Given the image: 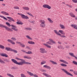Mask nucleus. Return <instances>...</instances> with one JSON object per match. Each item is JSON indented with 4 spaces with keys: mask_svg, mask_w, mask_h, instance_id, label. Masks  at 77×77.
I'll list each match as a JSON object with an SVG mask.
<instances>
[{
    "mask_svg": "<svg viewBox=\"0 0 77 77\" xmlns=\"http://www.w3.org/2000/svg\"><path fill=\"white\" fill-rule=\"evenodd\" d=\"M49 41H48L46 43H43V45H45V46H46V47H48V48H51V46L50 45H49L48 44L51 45H53L54 44H56V42L54 41V40L51 38L49 39Z\"/></svg>",
    "mask_w": 77,
    "mask_h": 77,
    "instance_id": "nucleus-1",
    "label": "nucleus"
},
{
    "mask_svg": "<svg viewBox=\"0 0 77 77\" xmlns=\"http://www.w3.org/2000/svg\"><path fill=\"white\" fill-rule=\"evenodd\" d=\"M54 32L55 34H56L57 35H59V36H60V37L61 38H66V36L65 35H62V34L60 33L59 32L57 31L56 30H54Z\"/></svg>",
    "mask_w": 77,
    "mask_h": 77,
    "instance_id": "nucleus-2",
    "label": "nucleus"
},
{
    "mask_svg": "<svg viewBox=\"0 0 77 77\" xmlns=\"http://www.w3.org/2000/svg\"><path fill=\"white\" fill-rule=\"evenodd\" d=\"M61 70L63 71L64 72L67 74V75H70V76H71V77H73V75L68 72L66 70L64 69H62Z\"/></svg>",
    "mask_w": 77,
    "mask_h": 77,
    "instance_id": "nucleus-3",
    "label": "nucleus"
},
{
    "mask_svg": "<svg viewBox=\"0 0 77 77\" xmlns=\"http://www.w3.org/2000/svg\"><path fill=\"white\" fill-rule=\"evenodd\" d=\"M41 23L40 24V26L41 27H45V21L44 20H41L40 21Z\"/></svg>",
    "mask_w": 77,
    "mask_h": 77,
    "instance_id": "nucleus-4",
    "label": "nucleus"
},
{
    "mask_svg": "<svg viewBox=\"0 0 77 77\" xmlns=\"http://www.w3.org/2000/svg\"><path fill=\"white\" fill-rule=\"evenodd\" d=\"M17 14H18V15H20L22 18H23L24 19H29V17H28V16H26L24 14H20L19 13H17Z\"/></svg>",
    "mask_w": 77,
    "mask_h": 77,
    "instance_id": "nucleus-5",
    "label": "nucleus"
},
{
    "mask_svg": "<svg viewBox=\"0 0 77 77\" xmlns=\"http://www.w3.org/2000/svg\"><path fill=\"white\" fill-rule=\"evenodd\" d=\"M39 51L41 53H47V51H45V49L44 48H40L39 49Z\"/></svg>",
    "mask_w": 77,
    "mask_h": 77,
    "instance_id": "nucleus-6",
    "label": "nucleus"
},
{
    "mask_svg": "<svg viewBox=\"0 0 77 77\" xmlns=\"http://www.w3.org/2000/svg\"><path fill=\"white\" fill-rule=\"evenodd\" d=\"M11 60L14 63L18 65H21V61L19 62H18L16 60L14 59H12Z\"/></svg>",
    "mask_w": 77,
    "mask_h": 77,
    "instance_id": "nucleus-7",
    "label": "nucleus"
},
{
    "mask_svg": "<svg viewBox=\"0 0 77 77\" xmlns=\"http://www.w3.org/2000/svg\"><path fill=\"white\" fill-rule=\"evenodd\" d=\"M43 7L44 8H47L48 9H51V7L48 5L44 4L43 5Z\"/></svg>",
    "mask_w": 77,
    "mask_h": 77,
    "instance_id": "nucleus-8",
    "label": "nucleus"
},
{
    "mask_svg": "<svg viewBox=\"0 0 77 77\" xmlns=\"http://www.w3.org/2000/svg\"><path fill=\"white\" fill-rule=\"evenodd\" d=\"M0 27H5L7 30H11V29L10 28H8L7 26H5L3 25L0 24Z\"/></svg>",
    "mask_w": 77,
    "mask_h": 77,
    "instance_id": "nucleus-9",
    "label": "nucleus"
},
{
    "mask_svg": "<svg viewBox=\"0 0 77 77\" xmlns=\"http://www.w3.org/2000/svg\"><path fill=\"white\" fill-rule=\"evenodd\" d=\"M0 56H2L3 57H8V55L5 53H0Z\"/></svg>",
    "mask_w": 77,
    "mask_h": 77,
    "instance_id": "nucleus-10",
    "label": "nucleus"
},
{
    "mask_svg": "<svg viewBox=\"0 0 77 77\" xmlns=\"http://www.w3.org/2000/svg\"><path fill=\"white\" fill-rule=\"evenodd\" d=\"M28 62H26L25 60H23V61H21L20 65H23L25 63L26 64H28Z\"/></svg>",
    "mask_w": 77,
    "mask_h": 77,
    "instance_id": "nucleus-11",
    "label": "nucleus"
},
{
    "mask_svg": "<svg viewBox=\"0 0 77 77\" xmlns=\"http://www.w3.org/2000/svg\"><path fill=\"white\" fill-rule=\"evenodd\" d=\"M60 62H62V63H64L65 64H68V63L67 61L63 60H59Z\"/></svg>",
    "mask_w": 77,
    "mask_h": 77,
    "instance_id": "nucleus-12",
    "label": "nucleus"
},
{
    "mask_svg": "<svg viewBox=\"0 0 77 77\" xmlns=\"http://www.w3.org/2000/svg\"><path fill=\"white\" fill-rule=\"evenodd\" d=\"M7 41L9 42H10L11 44H13V45H15V43L14 42L10 39H8L7 40Z\"/></svg>",
    "mask_w": 77,
    "mask_h": 77,
    "instance_id": "nucleus-13",
    "label": "nucleus"
},
{
    "mask_svg": "<svg viewBox=\"0 0 77 77\" xmlns=\"http://www.w3.org/2000/svg\"><path fill=\"white\" fill-rule=\"evenodd\" d=\"M1 14H4V15H8V16L9 15V14L6 12H5L4 11H1Z\"/></svg>",
    "mask_w": 77,
    "mask_h": 77,
    "instance_id": "nucleus-14",
    "label": "nucleus"
},
{
    "mask_svg": "<svg viewBox=\"0 0 77 77\" xmlns=\"http://www.w3.org/2000/svg\"><path fill=\"white\" fill-rule=\"evenodd\" d=\"M43 66L44 68H47V69H49V70H50V69H51V67L47 65H44Z\"/></svg>",
    "mask_w": 77,
    "mask_h": 77,
    "instance_id": "nucleus-15",
    "label": "nucleus"
},
{
    "mask_svg": "<svg viewBox=\"0 0 77 77\" xmlns=\"http://www.w3.org/2000/svg\"><path fill=\"white\" fill-rule=\"evenodd\" d=\"M69 15L71 17H72L73 18H75V15L72 13V12H70L69 13Z\"/></svg>",
    "mask_w": 77,
    "mask_h": 77,
    "instance_id": "nucleus-16",
    "label": "nucleus"
},
{
    "mask_svg": "<svg viewBox=\"0 0 77 77\" xmlns=\"http://www.w3.org/2000/svg\"><path fill=\"white\" fill-rule=\"evenodd\" d=\"M23 58L25 59H32V57L27 56H24Z\"/></svg>",
    "mask_w": 77,
    "mask_h": 77,
    "instance_id": "nucleus-17",
    "label": "nucleus"
},
{
    "mask_svg": "<svg viewBox=\"0 0 77 77\" xmlns=\"http://www.w3.org/2000/svg\"><path fill=\"white\" fill-rule=\"evenodd\" d=\"M71 26L72 27H73L74 29H76V30H77V25H76L71 24Z\"/></svg>",
    "mask_w": 77,
    "mask_h": 77,
    "instance_id": "nucleus-18",
    "label": "nucleus"
},
{
    "mask_svg": "<svg viewBox=\"0 0 77 77\" xmlns=\"http://www.w3.org/2000/svg\"><path fill=\"white\" fill-rule=\"evenodd\" d=\"M59 32L61 33L62 35H65V33L64 31L62 30H59Z\"/></svg>",
    "mask_w": 77,
    "mask_h": 77,
    "instance_id": "nucleus-19",
    "label": "nucleus"
},
{
    "mask_svg": "<svg viewBox=\"0 0 77 77\" xmlns=\"http://www.w3.org/2000/svg\"><path fill=\"white\" fill-rule=\"evenodd\" d=\"M57 48L59 49H62V50H64V49L65 48H64L63 46L60 45L58 46Z\"/></svg>",
    "mask_w": 77,
    "mask_h": 77,
    "instance_id": "nucleus-20",
    "label": "nucleus"
},
{
    "mask_svg": "<svg viewBox=\"0 0 77 77\" xmlns=\"http://www.w3.org/2000/svg\"><path fill=\"white\" fill-rule=\"evenodd\" d=\"M23 8L24 10H26V11H29L30 9V8L27 7H23Z\"/></svg>",
    "mask_w": 77,
    "mask_h": 77,
    "instance_id": "nucleus-21",
    "label": "nucleus"
},
{
    "mask_svg": "<svg viewBox=\"0 0 77 77\" xmlns=\"http://www.w3.org/2000/svg\"><path fill=\"white\" fill-rule=\"evenodd\" d=\"M28 43L29 44H31L32 45H34V44H35V42L32 41H29L28 42Z\"/></svg>",
    "mask_w": 77,
    "mask_h": 77,
    "instance_id": "nucleus-22",
    "label": "nucleus"
},
{
    "mask_svg": "<svg viewBox=\"0 0 77 77\" xmlns=\"http://www.w3.org/2000/svg\"><path fill=\"white\" fill-rule=\"evenodd\" d=\"M7 18H8V19H9V20H11V21H12L13 22H15V20H14L13 19V18L9 17H7Z\"/></svg>",
    "mask_w": 77,
    "mask_h": 77,
    "instance_id": "nucleus-23",
    "label": "nucleus"
},
{
    "mask_svg": "<svg viewBox=\"0 0 77 77\" xmlns=\"http://www.w3.org/2000/svg\"><path fill=\"white\" fill-rule=\"evenodd\" d=\"M26 72L27 74H28L29 75H30V76H33V73L29 71H27Z\"/></svg>",
    "mask_w": 77,
    "mask_h": 77,
    "instance_id": "nucleus-24",
    "label": "nucleus"
},
{
    "mask_svg": "<svg viewBox=\"0 0 77 77\" xmlns=\"http://www.w3.org/2000/svg\"><path fill=\"white\" fill-rule=\"evenodd\" d=\"M60 27L62 29H65V26L62 24H60Z\"/></svg>",
    "mask_w": 77,
    "mask_h": 77,
    "instance_id": "nucleus-25",
    "label": "nucleus"
},
{
    "mask_svg": "<svg viewBox=\"0 0 77 77\" xmlns=\"http://www.w3.org/2000/svg\"><path fill=\"white\" fill-rule=\"evenodd\" d=\"M43 74L44 75L46 76V77H52L50 75L46 74L45 73H43Z\"/></svg>",
    "mask_w": 77,
    "mask_h": 77,
    "instance_id": "nucleus-26",
    "label": "nucleus"
},
{
    "mask_svg": "<svg viewBox=\"0 0 77 77\" xmlns=\"http://www.w3.org/2000/svg\"><path fill=\"white\" fill-rule=\"evenodd\" d=\"M48 20L50 23H53V21L50 18H48Z\"/></svg>",
    "mask_w": 77,
    "mask_h": 77,
    "instance_id": "nucleus-27",
    "label": "nucleus"
},
{
    "mask_svg": "<svg viewBox=\"0 0 77 77\" xmlns=\"http://www.w3.org/2000/svg\"><path fill=\"white\" fill-rule=\"evenodd\" d=\"M12 48H10L6 47L5 50L7 51H12Z\"/></svg>",
    "mask_w": 77,
    "mask_h": 77,
    "instance_id": "nucleus-28",
    "label": "nucleus"
},
{
    "mask_svg": "<svg viewBox=\"0 0 77 77\" xmlns=\"http://www.w3.org/2000/svg\"><path fill=\"white\" fill-rule=\"evenodd\" d=\"M50 62L52 63L53 64H54V65H57V63L56 62H54L53 61L50 60Z\"/></svg>",
    "mask_w": 77,
    "mask_h": 77,
    "instance_id": "nucleus-29",
    "label": "nucleus"
},
{
    "mask_svg": "<svg viewBox=\"0 0 77 77\" xmlns=\"http://www.w3.org/2000/svg\"><path fill=\"white\" fill-rule=\"evenodd\" d=\"M0 63H2V64H5V62L0 58Z\"/></svg>",
    "mask_w": 77,
    "mask_h": 77,
    "instance_id": "nucleus-30",
    "label": "nucleus"
},
{
    "mask_svg": "<svg viewBox=\"0 0 77 77\" xmlns=\"http://www.w3.org/2000/svg\"><path fill=\"white\" fill-rule=\"evenodd\" d=\"M26 54H33V52H32V51H28V52H26Z\"/></svg>",
    "mask_w": 77,
    "mask_h": 77,
    "instance_id": "nucleus-31",
    "label": "nucleus"
},
{
    "mask_svg": "<svg viewBox=\"0 0 77 77\" xmlns=\"http://www.w3.org/2000/svg\"><path fill=\"white\" fill-rule=\"evenodd\" d=\"M61 66H62L66 67L67 66V65L65 64H64L63 63H62L60 64Z\"/></svg>",
    "mask_w": 77,
    "mask_h": 77,
    "instance_id": "nucleus-32",
    "label": "nucleus"
},
{
    "mask_svg": "<svg viewBox=\"0 0 77 77\" xmlns=\"http://www.w3.org/2000/svg\"><path fill=\"white\" fill-rule=\"evenodd\" d=\"M0 17L2 18H3V19L5 20H8V19L3 16H1L0 15Z\"/></svg>",
    "mask_w": 77,
    "mask_h": 77,
    "instance_id": "nucleus-33",
    "label": "nucleus"
},
{
    "mask_svg": "<svg viewBox=\"0 0 77 77\" xmlns=\"http://www.w3.org/2000/svg\"><path fill=\"white\" fill-rule=\"evenodd\" d=\"M26 37L27 38H28V39H30V40H32V38L30 37L29 35H27L26 36Z\"/></svg>",
    "mask_w": 77,
    "mask_h": 77,
    "instance_id": "nucleus-34",
    "label": "nucleus"
},
{
    "mask_svg": "<svg viewBox=\"0 0 77 77\" xmlns=\"http://www.w3.org/2000/svg\"><path fill=\"white\" fill-rule=\"evenodd\" d=\"M46 63V61L45 60H43L41 62V65H44V64H45V63Z\"/></svg>",
    "mask_w": 77,
    "mask_h": 77,
    "instance_id": "nucleus-35",
    "label": "nucleus"
},
{
    "mask_svg": "<svg viewBox=\"0 0 77 77\" xmlns=\"http://www.w3.org/2000/svg\"><path fill=\"white\" fill-rule=\"evenodd\" d=\"M26 14H27L28 15H30V16H31V17H34L33 16L32 14L31 13L29 12H26Z\"/></svg>",
    "mask_w": 77,
    "mask_h": 77,
    "instance_id": "nucleus-36",
    "label": "nucleus"
},
{
    "mask_svg": "<svg viewBox=\"0 0 77 77\" xmlns=\"http://www.w3.org/2000/svg\"><path fill=\"white\" fill-rule=\"evenodd\" d=\"M12 27H13L12 28V29H13V30H14L16 28H17V26H14L13 25H11Z\"/></svg>",
    "mask_w": 77,
    "mask_h": 77,
    "instance_id": "nucleus-37",
    "label": "nucleus"
},
{
    "mask_svg": "<svg viewBox=\"0 0 77 77\" xmlns=\"http://www.w3.org/2000/svg\"><path fill=\"white\" fill-rule=\"evenodd\" d=\"M7 75L8 76H9V77H14V75H11V74H10V73H7Z\"/></svg>",
    "mask_w": 77,
    "mask_h": 77,
    "instance_id": "nucleus-38",
    "label": "nucleus"
},
{
    "mask_svg": "<svg viewBox=\"0 0 77 77\" xmlns=\"http://www.w3.org/2000/svg\"><path fill=\"white\" fill-rule=\"evenodd\" d=\"M16 23L17 24H20L21 25H22V24H23V23L21 22H16Z\"/></svg>",
    "mask_w": 77,
    "mask_h": 77,
    "instance_id": "nucleus-39",
    "label": "nucleus"
},
{
    "mask_svg": "<svg viewBox=\"0 0 77 77\" xmlns=\"http://www.w3.org/2000/svg\"><path fill=\"white\" fill-rule=\"evenodd\" d=\"M0 48L2 49H5V46L2 45H0Z\"/></svg>",
    "mask_w": 77,
    "mask_h": 77,
    "instance_id": "nucleus-40",
    "label": "nucleus"
},
{
    "mask_svg": "<svg viewBox=\"0 0 77 77\" xmlns=\"http://www.w3.org/2000/svg\"><path fill=\"white\" fill-rule=\"evenodd\" d=\"M20 76L21 77H26V76L23 73H22L20 74Z\"/></svg>",
    "mask_w": 77,
    "mask_h": 77,
    "instance_id": "nucleus-41",
    "label": "nucleus"
},
{
    "mask_svg": "<svg viewBox=\"0 0 77 77\" xmlns=\"http://www.w3.org/2000/svg\"><path fill=\"white\" fill-rule=\"evenodd\" d=\"M16 59H17V60H21V62H23V59H20V58H17V57H16Z\"/></svg>",
    "mask_w": 77,
    "mask_h": 77,
    "instance_id": "nucleus-42",
    "label": "nucleus"
},
{
    "mask_svg": "<svg viewBox=\"0 0 77 77\" xmlns=\"http://www.w3.org/2000/svg\"><path fill=\"white\" fill-rule=\"evenodd\" d=\"M11 40H12V41H14L17 40V39H16V38H15V37H12L11 38Z\"/></svg>",
    "mask_w": 77,
    "mask_h": 77,
    "instance_id": "nucleus-43",
    "label": "nucleus"
},
{
    "mask_svg": "<svg viewBox=\"0 0 77 77\" xmlns=\"http://www.w3.org/2000/svg\"><path fill=\"white\" fill-rule=\"evenodd\" d=\"M14 8L15 9H20V8L17 6H14Z\"/></svg>",
    "mask_w": 77,
    "mask_h": 77,
    "instance_id": "nucleus-44",
    "label": "nucleus"
},
{
    "mask_svg": "<svg viewBox=\"0 0 77 77\" xmlns=\"http://www.w3.org/2000/svg\"><path fill=\"white\" fill-rule=\"evenodd\" d=\"M40 71H41V72H46V70L44 69H40Z\"/></svg>",
    "mask_w": 77,
    "mask_h": 77,
    "instance_id": "nucleus-45",
    "label": "nucleus"
},
{
    "mask_svg": "<svg viewBox=\"0 0 77 77\" xmlns=\"http://www.w3.org/2000/svg\"><path fill=\"white\" fill-rule=\"evenodd\" d=\"M6 24L7 25V26H9V27H10L11 25L10 24V23H9L6 22Z\"/></svg>",
    "mask_w": 77,
    "mask_h": 77,
    "instance_id": "nucleus-46",
    "label": "nucleus"
},
{
    "mask_svg": "<svg viewBox=\"0 0 77 77\" xmlns=\"http://www.w3.org/2000/svg\"><path fill=\"white\" fill-rule=\"evenodd\" d=\"M26 48L27 49H28V50H31V48H30V47L29 46H26Z\"/></svg>",
    "mask_w": 77,
    "mask_h": 77,
    "instance_id": "nucleus-47",
    "label": "nucleus"
},
{
    "mask_svg": "<svg viewBox=\"0 0 77 77\" xmlns=\"http://www.w3.org/2000/svg\"><path fill=\"white\" fill-rule=\"evenodd\" d=\"M72 2L75 3H77V0H72Z\"/></svg>",
    "mask_w": 77,
    "mask_h": 77,
    "instance_id": "nucleus-48",
    "label": "nucleus"
},
{
    "mask_svg": "<svg viewBox=\"0 0 77 77\" xmlns=\"http://www.w3.org/2000/svg\"><path fill=\"white\" fill-rule=\"evenodd\" d=\"M22 47H25V45H24L23 44L21 43L20 45Z\"/></svg>",
    "mask_w": 77,
    "mask_h": 77,
    "instance_id": "nucleus-49",
    "label": "nucleus"
},
{
    "mask_svg": "<svg viewBox=\"0 0 77 77\" xmlns=\"http://www.w3.org/2000/svg\"><path fill=\"white\" fill-rule=\"evenodd\" d=\"M73 63H74V64H75V65H77V62L75 61H73Z\"/></svg>",
    "mask_w": 77,
    "mask_h": 77,
    "instance_id": "nucleus-50",
    "label": "nucleus"
},
{
    "mask_svg": "<svg viewBox=\"0 0 77 77\" xmlns=\"http://www.w3.org/2000/svg\"><path fill=\"white\" fill-rule=\"evenodd\" d=\"M11 51H14V53H17V51L15 50H13L12 49Z\"/></svg>",
    "mask_w": 77,
    "mask_h": 77,
    "instance_id": "nucleus-51",
    "label": "nucleus"
},
{
    "mask_svg": "<svg viewBox=\"0 0 77 77\" xmlns=\"http://www.w3.org/2000/svg\"><path fill=\"white\" fill-rule=\"evenodd\" d=\"M25 29H26V30H32L31 28H29V27L26 28Z\"/></svg>",
    "mask_w": 77,
    "mask_h": 77,
    "instance_id": "nucleus-52",
    "label": "nucleus"
},
{
    "mask_svg": "<svg viewBox=\"0 0 77 77\" xmlns=\"http://www.w3.org/2000/svg\"><path fill=\"white\" fill-rule=\"evenodd\" d=\"M21 51H22V52H24V53H26V51H25L24 50H21Z\"/></svg>",
    "mask_w": 77,
    "mask_h": 77,
    "instance_id": "nucleus-53",
    "label": "nucleus"
},
{
    "mask_svg": "<svg viewBox=\"0 0 77 77\" xmlns=\"http://www.w3.org/2000/svg\"><path fill=\"white\" fill-rule=\"evenodd\" d=\"M73 73L74 74H75V75H77V71H73Z\"/></svg>",
    "mask_w": 77,
    "mask_h": 77,
    "instance_id": "nucleus-54",
    "label": "nucleus"
},
{
    "mask_svg": "<svg viewBox=\"0 0 77 77\" xmlns=\"http://www.w3.org/2000/svg\"><path fill=\"white\" fill-rule=\"evenodd\" d=\"M17 44H20V45H21V43L20 42H16Z\"/></svg>",
    "mask_w": 77,
    "mask_h": 77,
    "instance_id": "nucleus-55",
    "label": "nucleus"
},
{
    "mask_svg": "<svg viewBox=\"0 0 77 77\" xmlns=\"http://www.w3.org/2000/svg\"><path fill=\"white\" fill-rule=\"evenodd\" d=\"M33 76H34V77H38V75L36 74H33Z\"/></svg>",
    "mask_w": 77,
    "mask_h": 77,
    "instance_id": "nucleus-56",
    "label": "nucleus"
},
{
    "mask_svg": "<svg viewBox=\"0 0 77 77\" xmlns=\"http://www.w3.org/2000/svg\"><path fill=\"white\" fill-rule=\"evenodd\" d=\"M70 71H71V72H74V70L72 69H70L69 70Z\"/></svg>",
    "mask_w": 77,
    "mask_h": 77,
    "instance_id": "nucleus-57",
    "label": "nucleus"
},
{
    "mask_svg": "<svg viewBox=\"0 0 77 77\" xmlns=\"http://www.w3.org/2000/svg\"><path fill=\"white\" fill-rule=\"evenodd\" d=\"M14 30H15V31H16V32H17L18 31V29L16 28L14 29Z\"/></svg>",
    "mask_w": 77,
    "mask_h": 77,
    "instance_id": "nucleus-58",
    "label": "nucleus"
},
{
    "mask_svg": "<svg viewBox=\"0 0 77 77\" xmlns=\"http://www.w3.org/2000/svg\"><path fill=\"white\" fill-rule=\"evenodd\" d=\"M35 21H32L31 23H35Z\"/></svg>",
    "mask_w": 77,
    "mask_h": 77,
    "instance_id": "nucleus-59",
    "label": "nucleus"
},
{
    "mask_svg": "<svg viewBox=\"0 0 77 77\" xmlns=\"http://www.w3.org/2000/svg\"><path fill=\"white\" fill-rule=\"evenodd\" d=\"M66 48H69V47L67 45L66 46Z\"/></svg>",
    "mask_w": 77,
    "mask_h": 77,
    "instance_id": "nucleus-60",
    "label": "nucleus"
},
{
    "mask_svg": "<svg viewBox=\"0 0 77 77\" xmlns=\"http://www.w3.org/2000/svg\"><path fill=\"white\" fill-rule=\"evenodd\" d=\"M2 6H5L6 5L5 4H2Z\"/></svg>",
    "mask_w": 77,
    "mask_h": 77,
    "instance_id": "nucleus-61",
    "label": "nucleus"
},
{
    "mask_svg": "<svg viewBox=\"0 0 77 77\" xmlns=\"http://www.w3.org/2000/svg\"><path fill=\"white\" fill-rule=\"evenodd\" d=\"M69 8H72V6L70 5H69Z\"/></svg>",
    "mask_w": 77,
    "mask_h": 77,
    "instance_id": "nucleus-62",
    "label": "nucleus"
},
{
    "mask_svg": "<svg viewBox=\"0 0 77 77\" xmlns=\"http://www.w3.org/2000/svg\"><path fill=\"white\" fill-rule=\"evenodd\" d=\"M28 64L29 65H31V63H28Z\"/></svg>",
    "mask_w": 77,
    "mask_h": 77,
    "instance_id": "nucleus-63",
    "label": "nucleus"
},
{
    "mask_svg": "<svg viewBox=\"0 0 77 77\" xmlns=\"http://www.w3.org/2000/svg\"><path fill=\"white\" fill-rule=\"evenodd\" d=\"M75 20H77V17H75Z\"/></svg>",
    "mask_w": 77,
    "mask_h": 77,
    "instance_id": "nucleus-64",
    "label": "nucleus"
}]
</instances>
